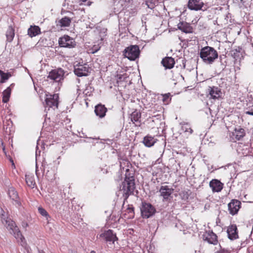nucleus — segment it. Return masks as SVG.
Returning <instances> with one entry per match:
<instances>
[{
  "instance_id": "nucleus-14",
  "label": "nucleus",
  "mask_w": 253,
  "mask_h": 253,
  "mask_svg": "<svg viewBox=\"0 0 253 253\" xmlns=\"http://www.w3.org/2000/svg\"><path fill=\"white\" fill-rule=\"evenodd\" d=\"M227 233L228 238L231 240H234L239 238L238 231L236 224H231L227 227Z\"/></svg>"
},
{
  "instance_id": "nucleus-38",
  "label": "nucleus",
  "mask_w": 253,
  "mask_h": 253,
  "mask_svg": "<svg viewBox=\"0 0 253 253\" xmlns=\"http://www.w3.org/2000/svg\"><path fill=\"white\" fill-rule=\"evenodd\" d=\"M162 101L165 104H169L171 101L170 93H168L164 94H162Z\"/></svg>"
},
{
  "instance_id": "nucleus-40",
  "label": "nucleus",
  "mask_w": 253,
  "mask_h": 253,
  "mask_svg": "<svg viewBox=\"0 0 253 253\" xmlns=\"http://www.w3.org/2000/svg\"><path fill=\"white\" fill-rule=\"evenodd\" d=\"M38 211L39 213L43 216L45 217L46 218V220L48 219V218H50V216L48 214V212L46 211L42 208V207H39L38 208Z\"/></svg>"
},
{
  "instance_id": "nucleus-28",
  "label": "nucleus",
  "mask_w": 253,
  "mask_h": 253,
  "mask_svg": "<svg viewBox=\"0 0 253 253\" xmlns=\"http://www.w3.org/2000/svg\"><path fill=\"white\" fill-rule=\"evenodd\" d=\"M71 22V19L68 17H64L58 21L56 25L61 27H68Z\"/></svg>"
},
{
  "instance_id": "nucleus-57",
  "label": "nucleus",
  "mask_w": 253,
  "mask_h": 253,
  "mask_svg": "<svg viewBox=\"0 0 253 253\" xmlns=\"http://www.w3.org/2000/svg\"><path fill=\"white\" fill-rule=\"evenodd\" d=\"M90 253H96V252L94 251H91Z\"/></svg>"
},
{
  "instance_id": "nucleus-30",
  "label": "nucleus",
  "mask_w": 253,
  "mask_h": 253,
  "mask_svg": "<svg viewBox=\"0 0 253 253\" xmlns=\"http://www.w3.org/2000/svg\"><path fill=\"white\" fill-rule=\"evenodd\" d=\"M14 35V29L12 26H9L6 33L7 41L11 42L13 40Z\"/></svg>"
},
{
  "instance_id": "nucleus-41",
  "label": "nucleus",
  "mask_w": 253,
  "mask_h": 253,
  "mask_svg": "<svg viewBox=\"0 0 253 253\" xmlns=\"http://www.w3.org/2000/svg\"><path fill=\"white\" fill-rule=\"evenodd\" d=\"M180 196L181 197L182 200H186L188 199L189 194L188 192L184 191L180 194Z\"/></svg>"
},
{
  "instance_id": "nucleus-31",
  "label": "nucleus",
  "mask_w": 253,
  "mask_h": 253,
  "mask_svg": "<svg viewBox=\"0 0 253 253\" xmlns=\"http://www.w3.org/2000/svg\"><path fill=\"white\" fill-rule=\"evenodd\" d=\"M126 171L125 179L124 181L135 182L134 171H130L128 169H126Z\"/></svg>"
},
{
  "instance_id": "nucleus-21",
  "label": "nucleus",
  "mask_w": 253,
  "mask_h": 253,
  "mask_svg": "<svg viewBox=\"0 0 253 253\" xmlns=\"http://www.w3.org/2000/svg\"><path fill=\"white\" fill-rule=\"evenodd\" d=\"M177 28L179 30L186 34L192 33L193 32V28L187 22H180L177 24Z\"/></svg>"
},
{
  "instance_id": "nucleus-22",
  "label": "nucleus",
  "mask_w": 253,
  "mask_h": 253,
  "mask_svg": "<svg viewBox=\"0 0 253 253\" xmlns=\"http://www.w3.org/2000/svg\"><path fill=\"white\" fill-rule=\"evenodd\" d=\"M161 63L166 69H170L174 67L175 61L171 57H166L162 59Z\"/></svg>"
},
{
  "instance_id": "nucleus-46",
  "label": "nucleus",
  "mask_w": 253,
  "mask_h": 253,
  "mask_svg": "<svg viewBox=\"0 0 253 253\" xmlns=\"http://www.w3.org/2000/svg\"><path fill=\"white\" fill-rule=\"evenodd\" d=\"M117 77H118V79H117V82H122L123 81H124V79L123 80V75H117Z\"/></svg>"
},
{
  "instance_id": "nucleus-47",
  "label": "nucleus",
  "mask_w": 253,
  "mask_h": 253,
  "mask_svg": "<svg viewBox=\"0 0 253 253\" xmlns=\"http://www.w3.org/2000/svg\"><path fill=\"white\" fill-rule=\"evenodd\" d=\"M122 19H124V20H125L126 18L125 17H123V16L120 17V18L119 19V23L121 25H124V26L126 25L127 24H126V23L122 24V22H123Z\"/></svg>"
},
{
  "instance_id": "nucleus-3",
  "label": "nucleus",
  "mask_w": 253,
  "mask_h": 253,
  "mask_svg": "<svg viewBox=\"0 0 253 253\" xmlns=\"http://www.w3.org/2000/svg\"><path fill=\"white\" fill-rule=\"evenodd\" d=\"M107 35V29L98 26L95 27L92 33V37L96 42L99 45H103L105 41H106Z\"/></svg>"
},
{
  "instance_id": "nucleus-4",
  "label": "nucleus",
  "mask_w": 253,
  "mask_h": 253,
  "mask_svg": "<svg viewBox=\"0 0 253 253\" xmlns=\"http://www.w3.org/2000/svg\"><path fill=\"white\" fill-rule=\"evenodd\" d=\"M135 189V182L124 181L120 186V190L123 191V196L124 198V204L130 195H134Z\"/></svg>"
},
{
  "instance_id": "nucleus-50",
  "label": "nucleus",
  "mask_w": 253,
  "mask_h": 253,
  "mask_svg": "<svg viewBox=\"0 0 253 253\" xmlns=\"http://www.w3.org/2000/svg\"><path fill=\"white\" fill-rule=\"evenodd\" d=\"M121 0L125 2L126 3H129L131 2V1H132V0Z\"/></svg>"
},
{
  "instance_id": "nucleus-32",
  "label": "nucleus",
  "mask_w": 253,
  "mask_h": 253,
  "mask_svg": "<svg viewBox=\"0 0 253 253\" xmlns=\"http://www.w3.org/2000/svg\"><path fill=\"white\" fill-rule=\"evenodd\" d=\"M11 91V89L10 87H8L6 89H5L2 92V102L4 103H7L9 99V97L10 96Z\"/></svg>"
},
{
  "instance_id": "nucleus-25",
  "label": "nucleus",
  "mask_w": 253,
  "mask_h": 253,
  "mask_svg": "<svg viewBox=\"0 0 253 253\" xmlns=\"http://www.w3.org/2000/svg\"><path fill=\"white\" fill-rule=\"evenodd\" d=\"M8 195L9 198L13 201H15L16 204L19 205L20 202L18 201L19 196L17 192L13 187H10L8 190Z\"/></svg>"
},
{
  "instance_id": "nucleus-49",
  "label": "nucleus",
  "mask_w": 253,
  "mask_h": 253,
  "mask_svg": "<svg viewBox=\"0 0 253 253\" xmlns=\"http://www.w3.org/2000/svg\"><path fill=\"white\" fill-rule=\"evenodd\" d=\"M248 21H249V23H251V21L253 20V17H245Z\"/></svg>"
},
{
  "instance_id": "nucleus-10",
  "label": "nucleus",
  "mask_w": 253,
  "mask_h": 253,
  "mask_svg": "<svg viewBox=\"0 0 253 253\" xmlns=\"http://www.w3.org/2000/svg\"><path fill=\"white\" fill-rule=\"evenodd\" d=\"M90 68L85 64L84 65H77L74 68V73L78 77L87 76L89 72Z\"/></svg>"
},
{
  "instance_id": "nucleus-52",
  "label": "nucleus",
  "mask_w": 253,
  "mask_h": 253,
  "mask_svg": "<svg viewBox=\"0 0 253 253\" xmlns=\"http://www.w3.org/2000/svg\"><path fill=\"white\" fill-rule=\"evenodd\" d=\"M198 20H197L196 19H195L194 20H192V23L193 24H195L197 22Z\"/></svg>"
},
{
  "instance_id": "nucleus-53",
  "label": "nucleus",
  "mask_w": 253,
  "mask_h": 253,
  "mask_svg": "<svg viewBox=\"0 0 253 253\" xmlns=\"http://www.w3.org/2000/svg\"><path fill=\"white\" fill-rule=\"evenodd\" d=\"M39 253H45L43 250L38 249Z\"/></svg>"
},
{
  "instance_id": "nucleus-35",
  "label": "nucleus",
  "mask_w": 253,
  "mask_h": 253,
  "mask_svg": "<svg viewBox=\"0 0 253 253\" xmlns=\"http://www.w3.org/2000/svg\"><path fill=\"white\" fill-rule=\"evenodd\" d=\"M242 48L238 47V48L234 49L230 51V54L236 60H237L240 56Z\"/></svg>"
},
{
  "instance_id": "nucleus-58",
  "label": "nucleus",
  "mask_w": 253,
  "mask_h": 253,
  "mask_svg": "<svg viewBox=\"0 0 253 253\" xmlns=\"http://www.w3.org/2000/svg\"><path fill=\"white\" fill-rule=\"evenodd\" d=\"M36 174L38 175V172H37V170L36 171Z\"/></svg>"
},
{
  "instance_id": "nucleus-56",
  "label": "nucleus",
  "mask_w": 253,
  "mask_h": 253,
  "mask_svg": "<svg viewBox=\"0 0 253 253\" xmlns=\"http://www.w3.org/2000/svg\"><path fill=\"white\" fill-rule=\"evenodd\" d=\"M14 86V84H10V85L9 87H10V88L11 89V87H13Z\"/></svg>"
},
{
  "instance_id": "nucleus-20",
  "label": "nucleus",
  "mask_w": 253,
  "mask_h": 253,
  "mask_svg": "<svg viewBox=\"0 0 253 253\" xmlns=\"http://www.w3.org/2000/svg\"><path fill=\"white\" fill-rule=\"evenodd\" d=\"M210 186L214 192H220L223 189V184L219 180L214 179L210 182Z\"/></svg>"
},
{
  "instance_id": "nucleus-23",
  "label": "nucleus",
  "mask_w": 253,
  "mask_h": 253,
  "mask_svg": "<svg viewBox=\"0 0 253 253\" xmlns=\"http://www.w3.org/2000/svg\"><path fill=\"white\" fill-rule=\"evenodd\" d=\"M157 141V139L155 138L154 137L147 135L143 138L142 142L146 147H151L153 146Z\"/></svg>"
},
{
  "instance_id": "nucleus-51",
  "label": "nucleus",
  "mask_w": 253,
  "mask_h": 253,
  "mask_svg": "<svg viewBox=\"0 0 253 253\" xmlns=\"http://www.w3.org/2000/svg\"><path fill=\"white\" fill-rule=\"evenodd\" d=\"M234 0L238 3H242L243 2V0Z\"/></svg>"
},
{
  "instance_id": "nucleus-59",
  "label": "nucleus",
  "mask_w": 253,
  "mask_h": 253,
  "mask_svg": "<svg viewBox=\"0 0 253 253\" xmlns=\"http://www.w3.org/2000/svg\"><path fill=\"white\" fill-rule=\"evenodd\" d=\"M73 253H77V252H74Z\"/></svg>"
},
{
  "instance_id": "nucleus-15",
  "label": "nucleus",
  "mask_w": 253,
  "mask_h": 253,
  "mask_svg": "<svg viewBox=\"0 0 253 253\" xmlns=\"http://www.w3.org/2000/svg\"><path fill=\"white\" fill-rule=\"evenodd\" d=\"M217 238L216 235L212 231L206 232L203 235V240L211 244L216 245L218 242Z\"/></svg>"
},
{
  "instance_id": "nucleus-17",
  "label": "nucleus",
  "mask_w": 253,
  "mask_h": 253,
  "mask_svg": "<svg viewBox=\"0 0 253 253\" xmlns=\"http://www.w3.org/2000/svg\"><path fill=\"white\" fill-rule=\"evenodd\" d=\"M107 110L108 109L105 105L101 103L98 104L94 108L95 115L101 119L105 117Z\"/></svg>"
},
{
  "instance_id": "nucleus-27",
  "label": "nucleus",
  "mask_w": 253,
  "mask_h": 253,
  "mask_svg": "<svg viewBox=\"0 0 253 253\" xmlns=\"http://www.w3.org/2000/svg\"><path fill=\"white\" fill-rule=\"evenodd\" d=\"M233 134L237 140H240L245 136V130L244 128L239 126L235 128Z\"/></svg>"
},
{
  "instance_id": "nucleus-39",
  "label": "nucleus",
  "mask_w": 253,
  "mask_h": 253,
  "mask_svg": "<svg viewBox=\"0 0 253 253\" xmlns=\"http://www.w3.org/2000/svg\"><path fill=\"white\" fill-rule=\"evenodd\" d=\"M182 128L185 132H189L190 134H192L193 132V129L187 123H184L183 124H182Z\"/></svg>"
},
{
  "instance_id": "nucleus-12",
  "label": "nucleus",
  "mask_w": 253,
  "mask_h": 253,
  "mask_svg": "<svg viewBox=\"0 0 253 253\" xmlns=\"http://www.w3.org/2000/svg\"><path fill=\"white\" fill-rule=\"evenodd\" d=\"M241 207V203L240 201L236 199L232 200L228 205L229 213L232 215L237 214Z\"/></svg>"
},
{
  "instance_id": "nucleus-54",
  "label": "nucleus",
  "mask_w": 253,
  "mask_h": 253,
  "mask_svg": "<svg viewBox=\"0 0 253 253\" xmlns=\"http://www.w3.org/2000/svg\"><path fill=\"white\" fill-rule=\"evenodd\" d=\"M95 26V24L93 23H90V24L89 25V27L92 28Z\"/></svg>"
},
{
  "instance_id": "nucleus-16",
  "label": "nucleus",
  "mask_w": 253,
  "mask_h": 253,
  "mask_svg": "<svg viewBox=\"0 0 253 253\" xmlns=\"http://www.w3.org/2000/svg\"><path fill=\"white\" fill-rule=\"evenodd\" d=\"M174 189L168 186H162L159 190L160 195L163 197V201H168L169 197L173 192Z\"/></svg>"
},
{
  "instance_id": "nucleus-37",
  "label": "nucleus",
  "mask_w": 253,
  "mask_h": 253,
  "mask_svg": "<svg viewBox=\"0 0 253 253\" xmlns=\"http://www.w3.org/2000/svg\"><path fill=\"white\" fill-rule=\"evenodd\" d=\"M0 83H4L6 80H7L10 77L11 74L9 73H4L2 70H0Z\"/></svg>"
},
{
  "instance_id": "nucleus-6",
  "label": "nucleus",
  "mask_w": 253,
  "mask_h": 253,
  "mask_svg": "<svg viewBox=\"0 0 253 253\" xmlns=\"http://www.w3.org/2000/svg\"><path fill=\"white\" fill-rule=\"evenodd\" d=\"M140 52V51L138 45H130L125 49L123 55L129 60L134 61L139 58Z\"/></svg>"
},
{
  "instance_id": "nucleus-24",
  "label": "nucleus",
  "mask_w": 253,
  "mask_h": 253,
  "mask_svg": "<svg viewBox=\"0 0 253 253\" xmlns=\"http://www.w3.org/2000/svg\"><path fill=\"white\" fill-rule=\"evenodd\" d=\"M141 114L140 112L135 110L131 114V120L135 126H140L141 123L140 119L141 118Z\"/></svg>"
},
{
  "instance_id": "nucleus-48",
  "label": "nucleus",
  "mask_w": 253,
  "mask_h": 253,
  "mask_svg": "<svg viewBox=\"0 0 253 253\" xmlns=\"http://www.w3.org/2000/svg\"><path fill=\"white\" fill-rule=\"evenodd\" d=\"M248 251L249 253H253V245L251 246L248 248Z\"/></svg>"
},
{
  "instance_id": "nucleus-11",
  "label": "nucleus",
  "mask_w": 253,
  "mask_h": 253,
  "mask_svg": "<svg viewBox=\"0 0 253 253\" xmlns=\"http://www.w3.org/2000/svg\"><path fill=\"white\" fill-rule=\"evenodd\" d=\"M188 6L189 9L194 10H204L206 7L202 0H189Z\"/></svg>"
},
{
  "instance_id": "nucleus-44",
  "label": "nucleus",
  "mask_w": 253,
  "mask_h": 253,
  "mask_svg": "<svg viewBox=\"0 0 253 253\" xmlns=\"http://www.w3.org/2000/svg\"><path fill=\"white\" fill-rule=\"evenodd\" d=\"M249 242V240L246 239L244 241H242L241 243V246L242 248L245 247Z\"/></svg>"
},
{
  "instance_id": "nucleus-13",
  "label": "nucleus",
  "mask_w": 253,
  "mask_h": 253,
  "mask_svg": "<svg viewBox=\"0 0 253 253\" xmlns=\"http://www.w3.org/2000/svg\"><path fill=\"white\" fill-rule=\"evenodd\" d=\"M99 238H103L106 242H112L113 243L118 240L116 235L114 234L113 230L110 229L100 234Z\"/></svg>"
},
{
  "instance_id": "nucleus-2",
  "label": "nucleus",
  "mask_w": 253,
  "mask_h": 253,
  "mask_svg": "<svg viewBox=\"0 0 253 253\" xmlns=\"http://www.w3.org/2000/svg\"><path fill=\"white\" fill-rule=\"evenodd\" d=\"M1 215V221L9 231L10 234H12L16 239L20 240L21 243H22L25 238L22 235L18 227L16 225L15 222L10 218H5L4 215L2 214Z\"/></svg>"
},
{
  "instance_id": "nucleus-7",
  "label": "nucleus",
  "mask_w": 253,
  "mask_h": 253,
  "mask_svg": "<svg viewBox=\"0 0 253 253\" xmlns=\"http://www.w3.org/2000/svg\"><path fill=\"white\" fill-rule=\"evenodd\" d=\"M58 43L61 47L70 48L75 47L76 45L75 40L68 35H64L60 37L59 39Z\"/></svg>"
},
{
  "instance_id": "nucleus-8",
  "label": "nucleus",
  "mask_w": 253,
  "mask_h": 253,
  "mask_svg": "<svg viewBox=\"0 0 253 253\" xmlns=\"http://www.w3.org/2000/svg\"><path fill=\"white\" fill-rule=\"evenodd\" d=\"M65 72L61 68L52 70L47 76V78L53 80L56 82H60L64 79Z\"/></svg>"
},
{
  "instance_id": "nucleus-19",
  "label": "nucleus",
  "mask_w": 253,
  "mask_h": 253,
  "mask_svg": "<svg viewBox=\"0 0 253 253\" xmlns=\"http://www.w3.org/2000/svg\"><path fill=\"white\" fill-rule=\"evenodd\" d=\"M215 22L221 27L225 26L229 24V25L233 24V19L232 17H218Z\"/></svg>"
},
{
  "instance_id": "nucleus-1",
  "label": "nucleus",
  "mask_w": 253,
  "mask_h": 253,
  "mask_svg": "<svg viewBox=\"0 0 253 253\" xmlns=\"http://www.w3.org/2000/svg\"><path fill=\"white\" fill-rule=\"evenodd\" d=\"M199 54L203 62L207 64H212L218 56L217 51L213 47L209 46L203 47Z\"/></svg>"
},
{
  "instance_id": "nucleus-43",
  "label": "nucleus",
  "mask_w": 253,
  "mask_h": 253,
  "mask_svg": "<svg viewBox=\"0 0 253 253\" xmlns=\"http://www.w3.org/2000/svg\"><path fill=\"white\" fill-rule=\"evenodd\" d=\"M215 253H229V251L226 249L221 248L219 251L215 252Z\"/></svg>"
},
{
  "instance_id": "nucleus-9",
  "label": "nucleus",
  "mask_w": 253,
  "mask_h": 253,
  "mask_svg": "<svg viewBox=\"0 0 253 253\" xmlns=\"http://www.w3.org/2000/svg\"><path fill=\"white\" fill-rule=\"evenodd\" d=\"M46 98L45 99V104L49 108L56 107L58 108L59 96L57 94H46Z\"/></svg>"
},
{
  "instance_id": "nucleus-45",
  "label": "nucleus",
  "mask_w": 253,
  "mask_h": 253,
  "mask_svg": "<svg viewBox=\"0 0 253 253\" xmlns=\"http://www.w3.org/2000/svg\"><path fill=\"white\" fill-rule=\"evenodd\" d=\"M246 114L253 116V108L250 109L249 111H247L245 113Z\"/></svg>"
},
{
  "instance_id": "nucleus-34",
  "label": "nucleus",
  "mask_w": 253,
  "mask_h": 253,
  "mask_svg": "<svg viewBox=\"0 0 253 253\" xmlns=\"http://www.w3.org/2000/svg\"><path fill=\"white\" fill-rule=\"evenodd\" d=\"M12 126V122L10 119L6 120L5 122H3V128L7 134H10Z\"/></svg>"
},
{
  "instance_id": "nucleus-18",
  "label": "nucleus",
  "mask_w": 253,
  "mask_h": 253,
  "mask_svg": "<svg viewBox=\"0 0 253 253\" xmlns=\"http://www.w3.org/2000/svg\"><path fill=\"white\" fill-rule=\"evenodd\" d=\"M208 92L211 95V97L214 99L220 98L222 95L221 89L217 86H209Z\"/></svg>"
},
{
  "instance_id": "nucleus-5",
  "label": "nucleus",
  "mask_w": 253,
  "mask_h": 253,
  "mask_svg": "<svg viewBox=\"0 0 253 253\" xmlns=\"http://www.w3.org/2000/svg\"><path fill=\"white\" fill-rule=\"evenodd\" d=\"M140 209L141 215L143 218H150L154 215L156 212V210L154 206L146 201L141 202Z\"/></svg>"
},
{
  "instance_id": "nucleus-36",
  "label": "nucleus",
  "mask_w": 253,
  "mask_h": 253,
  "mask_svg": "<svg viewBox=\"0 0 253 253\" xmlns=\"http://www.w3.org/2000/svg\"><path fill=\"white\" fill-rule=\"evenodd\" d=\"M240 18V19H233V23L235 24L242 25V24L248 25L251 24V23L248 22V20H247L245 17H238Z\"/></svg>"
},
{
  "instance_id": "nucleus-42",
  "label": "nucleus",
  "mask_w": 253,
  "mask_h": 253,
  "mask_svg": "<svg viewBox=\"0 0 253 253\" xmlns=\"http://www.w3.org/2000/svg\"><path fill=\"white\" fill-rule=\"evenodd\" d=\"M103 45H99L98 43H97V45H94L93 46V47H92V50H93V52L92 53H95V52H96L97 51H98L101 46H102Z\"/></svg>"
},
{
  "instance_id": "nucleus-26",
  "label": "nucleus",
  "mask_w": 253,
  "mask_h": 253,
  "mask_svg": "<svg viewBox=\"0 0 253 253\" xmlns=\"http://www.w3.org/2000/svg\"><path fill=\"white\" fill-rule=\"evenodd\" d=\"M40 28L36 25H31L28 30V35L31 38L36 37V36L41 34Z\"/></svg>"
},
{
  "instance_id": "nucleus-55",
  "label": "nucleus",
  "mask_w": 253,
  "mask_h": 253,
  "mask_svg": "<svg viewBox=\"0 0 253 253\" xmlns=\"http://www.w3.org/2000/svg\"><path fill=\"white\" fill-rule=\"evenodd\" d=\"M91 3H92V2H91V1H88L87 2V5L88 6H90V5L91 4Z\"/></svg>"
},
{
  "instance_id": "nucleus-33",
  "label": "nucleus",
  "mask_w": 253,
  "mask_h": 253,
  "mask_svg": "<svg viewBox=\"0 0 253 253\" xmlns=\"http://www.w3.org/2000/svg\"><path fill=\"white\" fill-rule=\"evenodd\" d=\"M25 180L28 186L33 188L36 184L34 176L30 175H25Z\"/></svg>"
},
{
  "instance_id": "nucleus-29",
  "label": "nucleus",
  "mask_w": 253,
  "mask_h": 253,
  "mask_svg": "<svg viewBox=\"0 0 253 253\" xmlns=\"http://www.w3.org/2000/svg\"><path fill=\"white\" fill-rule=\"evenodd\" d=\"M125 215L127 219H132L134 217V208L132 205H128V207L125 211Z\"/></svg>"
}]
</instances>
